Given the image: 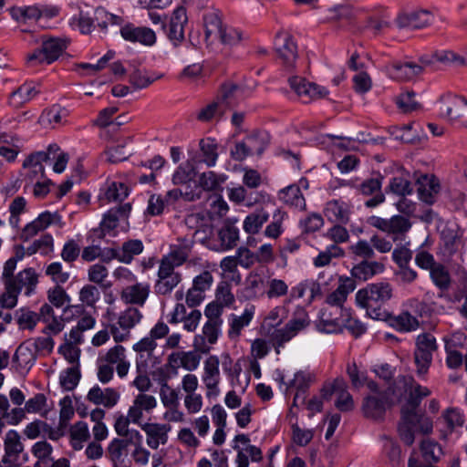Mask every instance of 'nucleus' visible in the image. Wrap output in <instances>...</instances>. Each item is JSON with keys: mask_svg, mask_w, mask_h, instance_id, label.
I'll return each mask as SVG.
<instances>
[{"mask_svg": "<svg viewBox=\"0 0 467 467\" xmlns=\"http://www.w3.org/2000/svg\"><path fill=\"white\" fill-rule=\"evenodd\" d=\"M192 247L190 239L179 240L178 244L170 245V251L160 260L157 280L154 285L155 293L165 296L170 294L182 281V275L175 271L189 257Z\"/></svg>", "mask_w": 467, "mask_h": 467, "instance_id": "obj_1", "label": "nucleus"}, {"mask_svg": "<svg viewBox=\"0 0 467 467\" xmlns=\"http://www.w3.org/2000/svg\"><path fill=\"white\" fill-rule=\"evenodd\" d=\"M404 403L401 405V421L398 431L400 439L407 445L414 442V420L417 419V408L421 399L430 395L431 391L414 381L412 378L404 381Z\"/></svg>", "mask_w": 467, "mask_h": 467, "instance_id": "obj_2", "label": "nucleus"}, {"mask_svg": "<svg viewBox=\"0 0 467 467\" xmlns=\"http://www.w3.org/2000/svg\"><path fill=\"white\" fill-rule=\"evenodd\" d=\"M394 296V288L388 282H378L367 285L359 289L355 296L356 304L365 309L367 316L373 319L382 320L389 317L383 306Z\"/></svg>", "mask_w": 467, "mask_h": 467, "instance_id": "obj_3", "label": "nucleus"}, {"mask_svg": "<svg viewBox=\"0 0 467 467\" xmlns=\"http://www.w3.org/2000/svg\"><path fill=\"white\" fill-rule=\"evenodd\" d=\"M143 314L136 306H128L119 312L116 317L113 309L107 308L102 316L106 327L110 330L113 340L116 343L128 341L131 336V330L140 323Z\"/></svg>", "mask_w": 467, "mask_h": 467, "instance_id": "obj_4", "label": "nucleus"}, {"mask_svg": "<svg viewBox=\"0 0 467 467\" xmlns=\"http://www.w3.org/2000/svg\"><path fill=\"white\" fill-rule=\"evenodd\" d=\"M229 207L222 196H213L210 199V210L208 213H195L185 218V223L189 228L194 229L193 235L199 241H205L213 234L212 217H222L226 214Z\"/></svg>", "mask_w": 467, "mask_h": 467, "instance_id": "obj_5", "label": "nucleus"}, {"mask_svg": "<svg viewBox=\"0 0 467 467\" xmlns=\"http://www.w3.org/2000/svg\"><path fill=\"white\" fill-rule=\"evenodd\" d=\"M408 379H404V381ZM399 390L401 387H398ZM404 389V388L402 387ZM404 403V392L402 394L396 393V389H389V391L380 392L378 396H368L365 398L362 405V410L367 418L378 420L381 419L388 408L394 402Z\"/></svg>", "mask_w": 467, "mask_h": 467, "instance_id": "obj_6", "label": "nucleus"}, {"mask_svg": "<svg viewBox=\"0 0 467 467\" xmlns=\"http://www.w3.org/2000/svg\"><path fill=\"white\" fill-rule=\"evenodd\" d=\"M204 31L207 41L221 39L223 44L236 45L242 39V33L234 27H223L220 18L213 13L204 16Z\"/></svg>", "mask_w": 467, "mask_h": 467, "instance_id": "obj_7", "label": "nucleus"}, {"mask_svg": "<svg viewBox=\"0 0 467 467\" xmlns=\"http://www.w3.org/2000/svg\"><path fill=\"white\" fill-rule=\"evenodd\" d=\"M235 90L236 86L233 84L223 85L217 100L202 109L197 115V119L201 121H209L214 117L223 116L227 109L234 106V95Z\"/></svg>", "mask_w": 467, "mask_h": 467, "instance_id": "obj_8", "label": "nucleus"}, {"mask_svg": "<svg viewBox=\"0 0 467 467\" xmlns=\"http://www.w3.org/2000/svg\"><path fill=\"white\" fill-rule=\"evenodd\" d=\"M437 349L435 337L429 333H422L417 337L414 359L417 374L424 376L432 362V355Z\"/></svg>", "mask_w": 467, "mask_h": 467, "instance_id": "obj_9", "label": "nucleus"}, {"mask_svg": "<svg viewBox=\"0 0 467 467\" xmlns=\"http://www.w3.org/2000/svg\"><path fill=\"white\" fill-rule=\"evenodd\" d=\"M67 44L59 38L43 40L42 47L27 55V64L31 67L47 63L50 64L59 57L66 49Z\"/></svg>", "mask_w": 467, "mask_h": 467, "instance_id": "obj_10", "label": "nucleus"}, {"mask_svg": "<svg viewBox=\"0 0 467 467\" xmlns=\"http://www.w3.org/2000/svg\"><path fill=\"white\" fill-rule=\"evenodd\" d=\"M336 394V407L341 411H349L354 408V400L348 391L347 382L342 378H337L332 382H327L321 389L322 398L329 400Z\"/></svg>", "mask_w": 467, "mask_h": 467, "instance_id": "obj_11", "label": "nucleus"}, {"mask_svg": "<svg viewBox=\"0 0 467 467\" xmlns=\"http://www.w3.org/2000/svg\"><path fill=\"white\" fill-rule=\"evenodd\" d=\"M220 358L215 355L209 356L203 362V372L202 381L206 389L208 399L217 398L220 393Z\"/></svg>", "mask_w": 467, "mask_h": 467, "instance_id": "obj_12", "label": "nucleus"}, {"mask_svg": "<svg viewBox=\"0 0 467 467\" xmlns=\"http://www.w3.org/2000/svg\"><path fill=\"white\" fill-rule=\"evenodd\" d=\"M356 288L355 282L348 276H340L337 287L327 296L326 307H331V310L338 311L348 317L350 308L345 306L348 295Z\"/></svg>", "mask_w": 467, "mask_h": 467, "instance_id": "obj_13", "label": "nucleus"}, {"mask_svg": "<svg viewBox=\"0 0 467 467\" xmlns=\"http://www.w3.org/2000/svg\"><path fill=\"white\" fill-rule=\"evenodd\" d=\"M432 64L427 57L420 58V64L412 61H400L388 66V74L391 78L397 80H410L420 75L423 67Z\"/></svg>", "mask_w": 467, "mask_h": 467, "instance_id": "obj_14", "label": "nucleus"}, {"mask_svg": "<svg viewBox=\"0 0 467 467\" xmlns=\"http://www.w3.org/2000/svg\"><path fill=\"white\" fill-rule=\"evenodd\" d=\"M314 375L308 370H299L295 373L294 378L285 383L286 390L294 388L297 391L294 397L292 408L289 410L290 420L296 417L293 412L294 407H298L300 404H304L306 401V390L308 389L310 384L314 381Z\"/></svg>", "mask_w": 467, "mask_h": 467, "instance_id": "obj_15", "label": "nucleus"}, {"mask_svg": "<svg viewBox=\"0 0 467 467\" xmlns=\"http://www.w3.org/2000/svg\"><path fill=\"white\" fill-rule=\"evenodd\" d=\"M331 307L324 306L316 320V327L319 332L332 334L339 333L344 328V320L348 317Z\"/></svg>", "mask_w": 467, "mask_h": 467, "instance_id": "obj_16", "label": "nucleus"}, {"mask_svg": "<svg viewBox=\"0 0 467 467\" xmlns=\"http://www.w3.org/2000/svg\"><path fill=\"white\" fill-rule=\"evenodd\" d=\"M288 82L291 88L304 102L321 99L328 95V90L326 88L307 82L305 78L297 76L290 78Z\"/></svg>", "mask_w": 467, "mask_h": 467, "instance_id": "obj_17", "label": "nucleus"}, {"mask_svg": "<svg viewBox=\"0 0 467 467\" xmlns=\"http://www.w3.org/2000/svg\"><path fill=\"white\" fill-rule=\"evenodd\" d=\"M434 20L433 15L428 10L401 12L395 19L400 29H420L430 26Z\"/></svg>", "mask_w": 467, "mask_h": 467, "instance_id": "obj_18", "label": "nucleus"}, {"mask_svg": "<svg viewBox=\"0 0 467 467\" xmlns=\"http://www.w3.org/2000/svg\"><path fill=\"white\" fill-rule=\"evenodd\" d=\"M120 36L129 42L138 43L145 47H152L157 41L155 32L150 27L137 26L131 23L120 28Z\"/></svg>", "mask_w": 467, "mask_h": 467, "instance_id": "obj_19", "label": "nucleus"}, {"mask_svg": "<svg viewBox=\"0 0 467 467\" xmlns=\"http://www.w3.org/2000/svg\"><path fill=\"white\" fill-rule=\"evenodd\" d=\"M150 286L148 283L135 281L126 285L119 293L120 300L130 306H143L149 298Z\"/></svg>", "mask_w": 467, "mask_h": 467, "instance_id": "obj_20", "label": "nucleus"}, {"mask_svg": "<svg viewBox=\"0 0 467 467\" xmlns=\"http://www.w3.org/2000/svg\"><path fill=\"white\" fill-rule=\"evenodd\" d=\"M223 323L206 321L202 327V334L193 338V347L200 353L207 354L218 340Z\"/></svg>", "mask_w": 467, "mask_h": 467, "instance_id": "obj_21", "label": "nucleus"}, {"mask_svg": "<svg viewBox=\"0 0 467 467\" xmlns=\"http://www.w3.org/2000/svg\"><path fill=\"white\" fill-rule=\"evenodd\" d=\"M53 149H56L57 150V145H50L47 152L37 151L33 153L24 161L23 166L28 170L26 177L30 182H34L36 180H42L44 178L45 168L43 163L50 159V153Z\"/></svg>", "mask_w": 467, "mask_h": 467, "instance_id": "obj_22", "label": "nucleus"}, {"mask_svg": "<svg viewBox=\"0 0 467 467\" xmlns=\"http://www.w3.org/2000/svg\"><path fill=\"white\" fill-rule=\"evenodd\" d=\"M156 407L157 400L154 396L146 393L138 394L128 410L132 418V423L138 426L143 425L144 414L150 413Z\"/></svg>", "mask_w": 467, "mask_h": 467, "instance_id": "obj_23", "label": "nucleus"}, {"mask_svg": "<svg viewBox=\"0 0 467 467\" xmlns=\"http://www.w3.org/2000/svg\"><path fill=\"white\" fill-rule=\"evenodd\" d=\"M99 358H100L103 362H106L112 367L115 365L117 374L120 379H123L128 375L130 368V362L127 357V350L123 346L119 344L115 345Z\"/></svg>", "mask_w": 467, "mask_h": 467, "instance_id": "obj_24", "label": "nucleus"}, {"mask_svg": "<svg viewBox=\"0 0 467 467\" xmlns=\"http://www.w3.org/2000/svg\"><path fill=\"white\" fill-rule=\"evenodd\" d=\"M275 51L284 65L287 67H293L297 57L296 45L293 38L288 34L279 33L275 37Z\"/></svg>", "mask_w": 467, "mask_h": 467, "instance_id": "obj_25", "label": "nucleus"}, {"mask_svg": "<svg viewBox=\"0 0 467 467\" xmlns=\"http://www.w3.org/2000/svg\"><path fill=\"white\" fill-rule=\"evenodd\" d=\"M60 216L57 213L44 212L24 227L21 238L27 241L39 232L46 230L51 224L60 223Z\"/></svg>", "mask_w": 467, "mask_h": 467, "instance_id": "obj_26", "label": "nucleus"}, {"mask_svg": "<svg viewBox=\"0 0 467 467\" xmlns=\"http://www.w3.org/2000/svg\"><path fill=\"white\" fill-rule=\"evenodd\" d=\"M140 427L146 434L147 445L152 450L167 443L168 433L171 429L170 425L161 423H143Z\"/></svg>", "mask_w": 467, "mask_h": 467, "instance_id": "obj_27", "label": "nucleus"}, {"mask_svg": "<svg viewBox=\"0 0 467 467\" xmlns=\"http://www.w3.org/2000/svg\"><path fill=\"white\" fill-rule=\"evenodd\" d=\"M120 394L113 388L102 389L99 385H94L88 392L87 400L95 404L105 408H113L119 400Z\"/></svg>", "mask_w": 467, "mask_h": 467, "instance_id": "obj_28", "label": "nucleus"}, {"mask_svg": "<svg viewBox=\"0 0 467 467\" xmlns=\"http://www.w3.org/2000/svg\"><path fill=\"white\" fill-rule=\"evenodd\" d=\"M351 213L350 205L341 200H332L327 202L324 215L332 223L346 224L349 222Z\"/></svg>", "mask_w": 467, "mask_h": 467, "instance_id": "obj_29", "label": "nucleus"}, {"mask_svg": "<svg viewBox=\"0 0 467 467\" xmlns=\"http://www.w3.org/2000/svg\"><path fill=\"white\" fill-rule=\"evenodd\" d=\"M195 348L191 351L173 352L169 355L168 362L174 368L182 367L188 371L198 368L201 362V356Z\"/></svg>", "mask_w": 467, "mask_h": 467, "instance_id": "obj_30", "label": "nucleus"}, {"mask_svg": "<svg viewBox=\"0 0 467 467\" xmlns=\"http://www.w3.org/2000/svg\"><path fill=\"white\" fill-rule=\"evenodd\" d=\"M187 21L186 10L183 7H179L173 12L169 26L168 36L175 46L184 39V26Z\"/></svg>", "mask_w": 467, "mask_h": 467, "instance_id": "obj_31", "label": "nucleus"}, {"mask_svg": "<svg viewBox=\"0 0 467 467\" xmlns=\"http://www.w3.org/2000/svg\"><path fill=\"white\" fill-rule=\"evenodd\" d=\"M89 439L90 432L87 422L79 420L69 427L68 442L74 451H81Z\"/></svg>", "mask_w": 467, "mask_h": 467, "instance_id": "obj_32", "label": "nucleus"}, {"mask_svg": "<svg viewBox=\"0 0 467 467\" xmlns=\"http://www.w3.org/2000/svg\"><path fill=\"white\" fill-rule=\"evenodd\" d=\"M6 281L10 282L19 294L25 289V294L30 296L37 284V275L33 268H26Z\"/></svg>", "mask_w": 467, "mask_h": 467, "instance_id": "obj_33", "label": "nucleus"}, {"mask_svg": "<svg viewBox=\"0 0 467 467\" xmlns=\"http://www.w3.org/2000/svg\"><path fill=\"white\" fill-rule=\"evenodd\" d=\"M384 269V265L379 262L364 260L353 266L351 275L359 281H367L383 273Z\"/></svg>", "mask_w": 467, "mask_h": 467, "instance_id": "obj_34", "label": "nucleus"}, {"mask_svg": "<svg viewBox=\"0 0 467 467\" xmlns=\"http://www.w3.org/2000/svg\"><path fill=\"white\" fill-rule=\"evenodd\" d=\"M95 14L92 10L79 9L69 18L68 24L72 29L78 30L81 34H90L95 27L93 17Z\"/></svg>", "mask_w": 467, "mask_h": 467, "instance_id": "obj_35", "label": "nucleus"}, {"mask_svg": "<svg viewBox=\"0 0 467 467\" xmlns=\"http://www.w3.org/2000/svg\"><path fill=\"white\" fill-rule=\"evenodd\" d=\"M254 314V307L245 308L240 316L232 314L229 317L228 337L231 339L238 338L241 331L251 323Z\"/></svg>", "mask_w": 467, "mask_h": 467, "instance_id": "obj_36", "label": "nucleus"}, {"mask_svg": "<svg viewBox=\"0 0 467 467\" xmlns=\"http://www.w3.org/2000/svg\"><path fill=\"white\" fill-rule=\"evenodd\" d=\"M281 202L297 210H305L306 200L298 185H289L278 192Z\"/></svg>", "mask_w": 467, "mask_h": 467, "instance_id": "obj_37", "label": "nucleus"}, {"mask_svg": "<svg viewBox=\"0 0 467 467\" xmlns=\"http://www.w3.org/2000/svg\"><path fill=\"white\" fill-rule=\"evenodd\" d=\"M130 203L110 209L103 217L101 227L103 231L114 230L120 220H126L130 213Z\"/></svg>", "mask_w": 467, "mask_h": 467, "instance_id": "obj_38", "label": "nucleus"}, {"mask_svg": "<svg viewBox=\"0 0 467 467\" xmlns=\"http://www.w3.org/2000/svg\"><path fill=\"white\" fill-rule=\"evenodd\" d=\"M39 90L33 83H25L13 91L9 97V103L15 108H19L33 99Z\"/></svg>", "mask_w": 467, "mask_h": 467, "instance_id": "obj_39", "label": "nucleus"}, {"mask_svg": "<svg viewBox=\"0 0 467 467\" xmlns=\"http://www.w3.org/2000/svg\"><path fill=\"white\" fill-rule=\"evenodd\" d=\"M389 325L400 332H411L420 327L419 320L408 311L389 317Z\"/></svg>", "mask_w": 467, "mask_h": 467, "instance_id": "obj_40", "label": "nucleus"}, {"mask_svg": "<svg viewBox=\"0 0 467 467\" xmlns=\"http://www.w3.org/2000/svg\"><path fill=\"white\" fill-rule=\"evenodd\" d=\"M441 236L450 253L454 252L461 243L462 232L455 223H447L441 231Z\"/></svg>", "mask_w": 467, "mask_h": 467, "instance_id": "obj_41", "label": "nucleus"}, {"mask_svg": "<svg viewBox=\"0 0 467 467\" xmlns=\"http://www.w3.org/2000/svg\"><path fill=\"white\" fill-rule=\"evenodd\" d=\"M441 115L451 120H457L467 116V99L456 97L450 103L444 104Z\"/></svg>", "mask_w": 467, "mask_h": 467, "instance_id": "obj_42", "label": "nucleus"}, {"mask_svg": "<svg viewBox=\"0 0 467 467\" xmlns=\"http://www.w3.org/2000/svg\"><path fill=\"white\" fill-rule=\"evenodd\" d=\"M143 437L140 432H133L132 440L130 444L134 446L131 452V458L136 465L146 466L148 465L150 458V451L142 444Z\"/></svg>", "mask_w": 467, "mask_h": 467, "instance_id": "obj_43", "label": "nucleus"}, {"mask_svg": "<svg viewBox=\"0 0 467 467\" xmlns=\"http://www.w3.org/2000/svg\"><path fill=\"white\" fill-rule=\"evenodd\" d=\"M440 190V184L434 177L423 176L419 180L418 193L421 201L432 203Z\"/></svg>", "mask_w": 467, "mask_h": 467, "instance_id": "obj_44", "label": "nucleus"}, {"mask_svg": "<svg viewBox=\"0 0 467 467\" xmlns=\"http://www.w3.org/2000/svg\"><path fill=\"white\" fill-rule=\"evenodd\" d=\"M236 220L234 222L227 221L224 225L219 231V238L221 241V246L223 250H229L234 247L239 239V229L235 226Z\"/></svg>", "mask_w": 467, "mask_h": 467, "instance_id": "obj_45", "label": "nucleus"}, {"mask_svg": "<svg viewBox=\"0 0 467 467\" xmlns=\"http://www.w3.org/2000/svg\"><path fill=\"white\" fill-rule=\"evenodd\" d=\"M200 150L202 152V160L208 167L215 165L218 159V145L214 139L206 138L200 140Z\"/></svg>", "mask_w": 467, "mask_h": 467, "instance_id": "obj_46", "label": "nucleus"}, {"mask_svg": "<svg viewBox=\"0 0 467 467\" xmlns=\"http://www.w3.org/2000/svg\"><path fill=\"white\" fill-rule=\"evenodd\" d=\"M129 444V440L114 438L110 441L106 449V451L107 456L112 464L125 462L124 452Z\"/></svg>", "mask_w": 467, "mask_h": 467, "instance_id": "obj_47", "label": "nucleus"}, {"mask_svg": "<svg viewBox=\"0 0 467 467\" xmlns=\"http://www.w3.org/2000/svg\"><path fill=\"white\" fill-rule=\"evenodd\" d=\"M269 219V213L265 210L255 211L247 215L244 221L243 228L250 234L258 233L264 223Z\"/></svg>", "mask_w": 467, "mask_h": 467, "instance_id": "obj_48", "label": "nucleus"}, {"mask_svg": "<svg viewBox=\"0 0 467 467\" xmlns=\"http://www.w3.org/2000/svg\"><path fill=\"white\" fill-rule=\"evenodd\" d=\"M416 94L413 91H405L396 97V105L403 113H412L420 111L422 109L421 104L415 99Z\"/></svg>", "mask_w": 467, "mask_h": 467, "instance_id": "obj_49", "label": "nucleus"}, {"mask_svg": "<svg viewBox=\"0 0 467 467\" xmlns=\"http://www.w3.org/2000/svg\"><path fill=\"white\" fill-rule=\"evenodd\" d=\"M243 360L241 358L237 359V366H235L233 369H230L227 373H225L227 379L233 389H240L241 391H245L250 383V374L246 373L244 379H242V367Z\"/></svg>", "mask_w": 467, "mask_h": 467, "instance_id": "obj_50", "label": "nucleus"}, {"mask_svg": "<svg viewBox=\"0 0 467 467\" xmlns=\"http://www.w3.org/2000/svg\"><path fill=\"white\" fill-rule=\"evenodd\" d=\"M410 228V221L402 215H393L389 218V234L393 236L394 241L403 238Z\"/></svg>", "mask_w": 467, "mask_h": 467, "instance_id": "obj_51", "label": "nucleus"}, {"mask_svg": "<svg viewBox=\"0 0 467 467\" xmlns=\"http://www.w3.org/2000/svg\"><path fill=\"white\" fill-rule=\"evenodd\" d=\"M196 162L197 161L192 160L181 164L172 175L173 184H184L192 181L196 173Z\"/></svg>", "mask_w": 467, "mask_h": 467, "instance_id": "obj_52", "label": "nucleus"}, {"mask_svg": "<svg viewBox=\"0 0 467 467\" xmlns=\"http://www.w3.org/2000/svg\"><path fill=\"white\" fill-rule=\"evenodd\" d=\"M12 17L17 22L26 23L41 17L39 5L16 6L10 9Z\"/></svg>", "mask_w": 467, "mask_h": 467, "instance_id": "obj_53", "label": "nucleus"}, {"mask_svg": "<svg viewBox=\"0 0 467 467\" xmlns=\"http://www.w3.org/2000/svg\"><path fill=\"white\" fill-rule=\"evenodd\" d=\"M143 244L140 240L133 239L124 242L119 249V262L130 264L135 255L140 254L143 251Z\"/></svg>", "mask_w": 467, "mask_h": 467, "instance_id": "obj_54", "label": "nucleus"}, {"mask_svg": "<svg viewBox=\"0 0 467 467\" xmlns=\"http://www.w3.org/2000/svg\"><path fill=\"white\" fill-rule=\"evenodd\" d=\"M32 454L37 458V462L34 467H42L53 461L51 455L53 452V447L50 443L46 441H40L36 442L31 448Z\"/></svg>", "mask_w": 467, "mask_h": 467, "instance_id": "obj_55", "label": "nucleus"}, {"mask_svg": "<svg viewBox=\"0 0 467 467\" xmlns=\"http://www.w3.org/2000/svg\"><path fill=\"white\" fill-rule=\"evenodd\" d=\"M45 274L56 285L66 284L70 278V272L67 271L60 262L48 264L45 268Z\"/></svg>", "mask_w": 467, "mask_h": 467, "instance_id": "obj_56", "label": "nucleus"}, {"mask_svg": "<svg viewBox=\"0 0 467 467\" xmlns=\"http://www.w3.org/2000/svg\"><path fill=\"white\" fill-rule=\"evenodd\" d=\"M244 140L253 155H260L269 143V135L265 131H258L247 136Z\"/></svg>", "mask_w": 467, "mask_h": 467, "instance_id": "obj_57", "label": "nucleus"}, {"mask_svg": "<svg viewBox=\"0 0 467 467\" xmlns=\"http://www.w3.org/2000/svg\"><path fill=\"white\" fill-rule=\"evenodd\" d=\"M67 116V111L66 109L55 105L43 112L39 121L43 125L50 124L56 126L61 124Z\"/></svg>", "mask_w": 467, "mask_h": 467, "instance_id": "obj_58", "label": "nucleus"}, {"mask_svg": "<svg viewBox=\"0 0 467 467\" xmlns=\"http://www.w3.org/2000/svg\"><path fill=\"white\" fill-rule=\"evenodd\" d=\"M5 144L0 146V156L8 161H13L22 149L21 140L17 137H8L3 140Z\"/></svg>", "mask_w": 467, "mask_h": 467, "instance_id": "obj_59", "label": "nucleus"}, {"mask_svg": "<svg viewBox=\"0 0 467 467\" xmlns=\"http://www.w3.org/2000/svg\"><path fill=\"white\" fill-rule=\"evenodd\" d=\"M5 452L8 455H18L23 451L24 445L21 442L19 433L15 430H10L6 432L4 441Z\"/></svg>", "mask_w": 467, "mask_h": 467, "instance_id": "obj_60", "label": "nucleus"}, {"mask_svg": "<svg viewBox=\"0 0 467 467\" xmlns=\"http://www.w3.org/2000/svg\"><path fill=\"white\" fill-rule=\"evenodd\" d=\"M420 451L423 459L428 462H437L442 455L440 444L430 439H425L421 441Z\"/></svg>", "mask_w": 467, "mask_h": 467, "instance_id": "obj_61", "label": "nucleus"}, {"mask_svg": "<svg viewBox=\"0 0 467 467\" xmlns=\"http://www.w3.org/2000/svg\"><path fill=\"white\" fill-rule=\"evenodd\" d=\"M265 285V275L264 270H256L249 274L245 280V288L249 296H256L257 293L263 292Z\"/></svg>", "mask_w": 467, "mask_h": 467, "instance_id": "obj_62", "label": "nucleus"}, {"mask_svg": "<svg viewBox=\"0 0 467 467\" xmlns=\"http://www.w3.org/2000/svg\"><path fill=\"white\" fill-rule=\"evenodd\" d=\"M343 249L337 244H331L321 251L313 260V265L316 267H323L328 265L333 258L343 256Z\"/></svg>", "mask_w": 467, "mask_h": 467, "instance_id": "obj_63", "label": "nucleus"}, {"mask_svg": "<svg viewBox=\"0 0 467 467\" xmlns=\"http://www.w3.org/2000/svg\"><path fill=\"white\" fill-rule=\"evenodd\" d=\"M129 194L128 187L119 182H109L104 190V197L109 202L124 200Z\"/></svg>", "mask_w": 467, "mask_h": 467, "instance_id": "obj_64", "label": "nucleus"}]
</instances>
